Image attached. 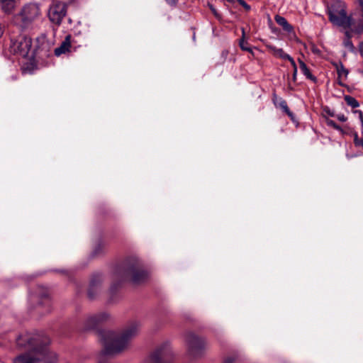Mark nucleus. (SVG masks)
I'll use <instances>...</instances> for the list:
<instances>
[{"label": "nucleus", "instance_id": "nucleus-21", "mask_svg": "<svg viewBox=\"0 0 363 363\" xmlns=\"http://www.w3.org/2000/svg\"><path fill=\"white\" fill-rule=\"evenodd\" d=\"M279 106L289 117L293 118L294 115L289 110L287 103L285 100L281 99L279 102Z\"/></svg>", "mask_w": 363, "mask_h": 363}, {"label": "nucleus", "instance_id": "nucleus-8", "mask_svg": "<svg viewBox=\"0 0 363 363\" xmlns=\"http://www.w3.org/2000/svg\"><path fill=\"white\" fill-rule=\"evenodd\" d=\"M125 275L133 284H138L147 279L148 272L145 270L138 262H135L125 269Z\"/></svg>", "mask_w": 363, "mask_h": 363}, {"label": "nucleus", "instance_id": "nucleus-3", "mask_svg": "<svg viewBox=\"0 0 363 363\" xmlns=\"http://www.w3.org/2000/svg\"><path fill=\"white\" fill-rule=\"evenodd\" d=\"M40 9L37 4H26L13 16L12 22L21 30L28 29L40 18Z\"/></svg>", "mask_w": 363, "mask_h": 363}, {"label": "nucleus", "instance_id": "nucleus-38", "mask_svg": "<svg viewBox=\"0 0 363 363\" xmlns=\"http://www.w3.org/2000/svg\"><path fill=\"white\" fill-rule=\"evenodd\" d=\"M313 52H318V50L316 48H313Z\"/></svg>", "mask_w": 363, "mask_h": 363}, {"label": "nucleus", "instance_id": "nucleus-39", "mask_svg": "<svg viewBox=\"0 0 363 363\" xmlns=\"http://www.w3.org/2000/svg\"><path fill=\"white\" fill-rule=\"evenodd\" d=\"M360 146L363 147V137L362 138V141H361Z\"/></svg>", "mask_w": 363, "mask_h": 363}, {"label": "nucleus", "instance_id": "nucleus-6", "mask_svg": "<svg viewBox=\"0 0 363 363\" xmlns=\"http://www.w3.org/2000/svg\"><path fill=\"white\" fill-rule=\"evenodd\" d=\"M328 16L330 21L334 25L346 28H350L352 24L351 18L347 16L345 8L340 4L333 6L328 10Z\"/></svg>", "mask_w": 363, "mask_h": 363}, {"label": "nucleus", "instance_id": "nucleus-13", "mask_svg": "<svg viewBox=\"0 0 363 363\" xmlns=\"http://www.w3.org/2000/svg\"><path fill=\"white\" fill-rule=\"evenodd\" d=\"M274 20L276 23L280 26H281L284 30H285L286 32L289 33L294 32L293 26L288 23V21L284 17L277 15L274 17Z\"/></svg>", "mask_w": 363, "mask_h": 363}, {"label": "nucleus", "instance_id": "nucleus-26", "mask_svg": "<svg viewBox=\"0 0 363 363\" xmlns=\"http://www.w3.org/2000/svg\"><path fill=\"white\" fill-rule=\"evenodd\" d=\"M361 141H362V138H359L358 137L357 134H355L354 135V143L355 146H360Z\"/></svg>", "mask_w": 363, "mask_h": 363}, {"label": "nucleus", "instance_id": "nucleus-15", "mask_svg": "<svg viewBox=\"0 0 363 363\" xmlns=\"http://www.w3.org/2000/svg\"><path fill=\"white\" fill-rule=\"evenodd\" d=\"M298 62L299 64L300 69L301 70L303 74L306 77V78L313 82H316V77L311 74L310 69L308 68L305 62H303L301 59H298Z\"/></svg>", "mask_w": 363, "mask_h": 363}, {"label": "nucleus", "instance_id": "nucleus-11", "mask_svg": "<svg viewBox=\"0 0 363 363\" xmlns=\"http://www.w3.org/2000/svg\"><path fill=\"white\" fill-rule=\"evenodd\" d=\"M71 35H67L60 45L55 49L54 52L56 56L58 57L62 54L69 52L71 48Z\"/></svg>", "mask_w": 363, "mask_h": 363}, {"label": "nucleus", "instance_id": "nucleus-10", "mask_svg": "<svg viewBox=\"0 0 363 363\" xmlns=\"http://www.w3.org/2000/svg\"><path fill=\"white\" fill-rule=\"evenodd\" d=\"M110 318V315L106 312H101L89 315L85 320V327L86 329L94 328L96 326L109 320Z\"/></svg>", "mask_w": 363, "mask_h": 363}, {"label": "nucleus", "instance_id": "nucleus-4", "mask_svg": "<svg viewBox=\"0 0 363 363\" xmlns=\"http://www.w3.org/2000/svg\"><path fill=\"white\" fill-rule=\"evenodd\" d=\"M185 345L186 356L190 359L202 357L208 348L206 340L191 332L187 333L185 335Z\"/></svg>", "mask_w": 363, "mask_h": 363}, {"label": "nucleus", "instance_id": "nucleus-32", "mask_svg": "<svg viewBox=\"0 0 363 363\" xmlns=\"http://www.w3.org/2000/svg\"><path fill=\"white\" fill-rule=\"evenodd\" d=\"M166 1L169 4H175L177 3V0H166Z\"/></svg>", "mask_w": 363, "mask_h": 363}, {"label": "nucleus", "instance_id": "nucleus-1", "mask_svg": "<svg viewBox=\"0 0 363 363\" xmlns=\"http://www.w3.org/2000/svg\"><path fill=\"white\" fill-rule=\"evenodd\" d=\"M140 323L138 320H131L126 324L121 332L111 330L101 333V340L104 352L108 354H118L126 350L131 341L139 333Z\"/></svg>", "mask_w": 363, "mask_h": 363}, {"label": "nucleus", "instance_id": "nucleus-37", "mask_svg": "<svg viewBox=\"0 0 363 363\" xmlns=\"http://www.w3.org/2000/svg\"><path fill=\"white\" fill-rule=\"evenodd\" d=\"M358 1H359V3L360 6H361L362 7V9H363V0H358Z\"/></svg>", "mask_w": 363, "mask_h": 363}, {"label": "nucleus", "instance_id": "nucleus-31", "mask_svg": "<svg viewBox=\"0 0 363 363\" xmlns=\"http://www.w3.org/2000/svg\"><path fill=\"white\" fill-rule=\"evenodd\" d=\"M359 119L362 122V125L363 126V114H362V111H359Z\"/></svg>", "mask_w": 363, "mask_h": 363}, {"label": "nucleus", "instance_id": "nucleus-36", "mask_svg": "<svg viewBox=\"0 0 363 363\" xmlns=\"http://www.w3.org/2000/svg\"><path fill=\"white\" fill-rule=\"evenodd\" d=\"M211 11H213V13H214V15L217 16L218 14H217L216 9L213 7H211Z\"/></svg>", "mask_w": 363, "mask_h": 363}, {"label": "nucleus", "instance_id": "nucleus-19", "mask_svg": "<svg viewBox=\"0 0 363 363\" xmlns=\"http://www.w3.org/2000/svg\"><path fill=\"white\" fill-rule=\"evenodd\" d=\"M245 30L242 28V38L240 40V47L242 50H245L250 52H252V49L247 45V43L245 40Z\"/></svg>", "mask_w": 363, "mask_h": 363}, {"label": "nucleus", "instance_id": "nucleus-27", "mask_svg": "<svg viewBox=\"0 0 363 363\" xmlns=\"http://www.w3.org/2000/svg\"><path fill=\"white\" fill-rule=\"evenodd\" d=\"M287 60H289L291 62L294 70L297 69V66L296 65V62H295L294 60L291 56L289 57V58L287 59Z\"/></svg>", "mask_w": 363, "mask_h": 363}, {"label": "nucleus", "instance_id": "nucleus-16", "mask_svg": "<svg viewBox=\"0 0 363 363\" xmlns=\"http://www.w3.org/2000/svg\"><path fill=\"white\" fill-rule=\"evenodd\" d=\"M345 36L342 42L344 47L347 48L350 52H354L356 49L351 40V33L349 31H346L345 33Z\"/></svg>", "mask_w": 363, "mask_h": 363}, {"label": "nucleus", "instance_id": "nucleus-29", "mask_svg": "<svg viewBox=\"0 0 363 363\" xmlns=\"http://www.w3.org/2000/svg\"><path fill=\"white\" fill-rule=\"evenodd\" d=\"M359 51L361 54V55L363 56V41L360 42L359 43Z\"/></svg>", "mask_w": 363, "mask_h": 363}, {"label": "nucleus", "instance_id": "nucleus-23", "mask_svg": "<svg viewBox=\"0 0 363 363\" xmlns=\"http://www.w3.org/2000/svg\"><path fill=\"white\" fill-rule=\"evenodd\" d=\"M99 286L94 284V282L91 283L89 289L88 291V295L91 298H93L94 297V293L99 291Z\"/></svg>", "mask_w": 363, "mask_h": 363}, {"label": "nucleus", "instance_id": "nucleus-5", "mask_svg": "<svg viewBox=\"0 0 363 363\" xmlns=\"http://www.w3.org/2000/svg\"><path fill=\"white\" fill-rule=\"evenodd\" d=\"M172 354L170 342L165 341L155 347L144 363H169Z\"/></svg>", "mask_w": 363, "mask_h": 363}, {"label": "nucleus", "instance_id": "nucleus-28", "mask_svg": "<svg viewBox=\"0 0 363 363\" xmlns=\"http://www.w3.org/2000/svg\"><path fill=\"white\" fill-rule=\"evenodd\" d=\"M340 121L345 122L347 121V117L344 114H338L336 116Z\"/></svg>", "mask_w": 363, "mask_h": 363}, {"label": "nucleus", "instance_id": "nucleus-14", "mask_svg": "<svg viewBox=\"0 0 363 363\" xmlns=\"http://www.w3.org/2000/svg\"><path fill=\"white\" fill-rule=\"evenodd\" d=\"M267 49L273 54L274 56L281 58L282 60H287L289 58L290 55L285 53L283 49L277 48L274 45H267Z\"/></svg>", "mask_w": 363, "mask_h": 363}, {"label": "nucleus", "instance_id": "nucleus-40", "mask_svg": "<svg viewBox=\"0 0 363 363\" xmlns=\"http://www.w3.org/2000/svg\"><path fill=\"white\" fill-rule=\"evenodd\" d=\"M362 74H363V70H362Z\"/></svg>", "mask_w": 363, "mask_h": 363}, {"label": "nucleus", "instance_id": "nucleus-35", "mask_svg": "<svg viewBox=\"0 0 363 363\" xmlns=\"http://www.w3.org/2000/svg\"><path fill=\"white\" fill-rule=\"evenodd\" d=\"M3 33H4V29L1 27V26L0 25V38L2 36Z\"/></svg>", "mask_w": 363, "mask_h": 363}, {"label": "nucleus", "instance_id": "nucleus-33", "mask_svg": "<svg viewBox=\"0 0 363 363\" xmlns=\"http://www.w3.org/2000/svg\"><path fill=\"white\" fill-rule=\"evenodd\" d=\"M233 359H232V358H227L225 360V363H233Z\"/></svg>", "mask_w": 363, "mask_h": 363}, {"label": "nucleus", "instance_id": "nucleus-18", "mask_svg": "<svg viewBox=\"0 0 363 363\" xmlns=\"http://www.w3.org/2000/svg\"><path fill=\"white\" fill-rule=\"evenodd\" d=\"M333 65L335 67L339 77L344 76L346 77L349 74V71L344 67L341 62H334Z\"/></svg>", "mask_w": 363, "mask_h": 363}, {"label": "nucleus", "instance_id": "nucleus-34", "mask_svg": "<svg viewBox=\"0 0 363 363\" xmlns=\"http://www.w3.org/2000/svg\"><path fill=\"white\" fill-rule=\"evenodd\" d=\"M326 113H327L329 116H332V117L335 116L334 113H333V112H332V111H330V110H329V109L326 111Z\"/></svg>", "mask_w": 363, "mask_h": 363}, {"label": "nucleus", "instance_id": "nucleus-20", "mask_svg": "<svg viewBox=\"0 0 363 363\" xmlns=\"http://www.w3.org/2000/svg\"><path fill=\"white\" fill-rule=\"evenodd\" d=\"M345 101H346L347 105L350 106L352 108H357L359 106V102L352 96L348 95L345 96Z\"/></svg>", "mask_w": 363, "mask_h": 363}, {"label": "nucleus", "instance_id": "nucleus-25", "mask_svg": "<svg viewBox=\"0 0 363 363\" xmlns=\"http://www.w3.org/2000/svg\"><path fill=\"white\" fill-rule=\"evenodd\" d=\"M237 1L246 10L250 9V6L244 0H237Z\"/></svg>", "mask_w": 363, "mask_h": 363}, {"label": "nucleus", "instance_id": "nucleus-7", "mask_svg": "<svg viewBox=\"0 0 363 363\" xmlns=\"http://www.w3.org/2000/svg\"><path fill=\"white\" fill-rule=\"evenodd\" d=\"M32 46V40L26 35H20L16 38H11L10 49L14 54L26 57Z\"/></svg>", "mask_w": 363, "mask_h": 363}, {"label": "nucleus", "instance_id": "nucleus-30", "mask_svg": "<svg viewBox=\"0 0 363 363\" xmlns=\"http://www.w3.org/2000/svg\"><path fill=\"white\" fill-rule=\"evenodd\" d=\"M297 72H298V70H297V69H294V72H293L292 79H293V81H294V82H296V81Z\"/></svg>", "mask_w": 363, "mask_h": 363}, {"label": "nucleus", "instance_id": "nucleus-24", "mask_svg": "<svg viewBox=\"0 0 363 363\" xmlns=\"http://www.w3.org/2000/svg\"><path fill=\"white\" fill-rule=\"evenodd\" d=\"M326 123H327L328 125L333 127L335 130L342 131V128H340V126L338 125L337 124H336L335 121L330 120V119H327Z\"/></svg>", "mask_w": 363, "mask_h": 363}, {"label": "nucleus", "instance_id": "nucleus-17", "mask_svg": "<svg viewBox=\"0 0 363 363\" xmlns=\"http://www.w3.org/2000/svg\"><path fill=\"white\" fill-rule=\"evenodd\" d=\"M13 363H43L39 359H35L30 355L18 356Z\"/></svg>", "mask_w": 363, "mask_h": 363}, {"label": "nucleus", "instance_id": "nucleus-9", "mask_svg": "<svg viewBox=\"0 0 363 363\" xmlns=\"http://www.w3.org/2000/svg\"><path fill=\"white\" fill-rule=\"evenodd\" d=\"M66 13V4L62 2L57 1L54 2L50 7L48 16L50 21L57 25H60Z\"/></svg>", "mask_w": 363, "mask_h": 363}, {"label": "nucleus", "instance_id": "nucleus-2", "mask_svg": "<svg viewBox=\"0 0 363 363\" xmlns=\"http://www.w3.org/2000/svg\"><path fill=\"white\" fill-rule=\"evenodd\" d=\"M16 344L19 348L29 351L22 356L30 355L35 359H39L43 363L57 362V355L46 350L38 334L23 333L18 337Z\"/></svg>", "mask_w": 363, "mask_h": 363}, {"label": "nucleus", "instance_id": "nucleus-12", "mask_svg": "<svg viewBox=\"0 0 363 363\" xmlns=\"http://www.w3.org/2000/svg\"><path fill=\"white\" fill-rule=\"evenodd\" d=\"M20 0H0L1 9L5 13L13 11Z\"/></svg>", "mask_w": 363, "mask_h": 363}, {"label": "nucleus", "instance_id": "nucleus-22", "mask_svg": "<svg viewBox=\"0 0 363 363\" xmlns=\"http://www.w3.org/2000/svg\"><path fill=\"white\" fill-rule=\"evenodd\" d=\"M44 304L46 305L45 311L42 309L43 305L41 303L38 306L37 310L39 313H46L50 311V304L48 298L45 299Z\"/></svg>", "mask_w": 363, "mask_h": 363}]
</instances>
